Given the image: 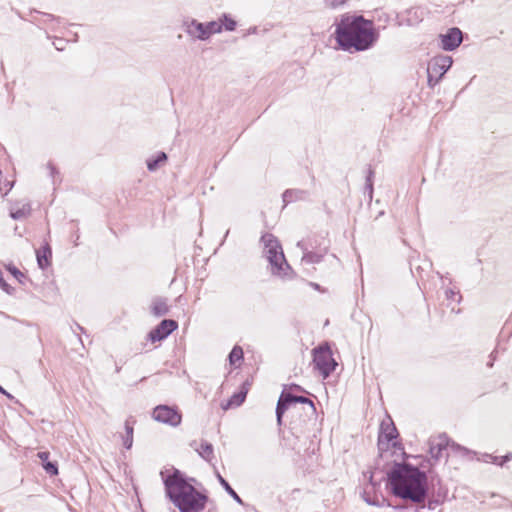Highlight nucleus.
Returning <instances> with one entry per match:
<instances>
[{"mask_svg": "<svg viewBox=\"0 0 512 512\" xmlns=\"http://www.w3.org/2000/svg\"><path fill=\"white\" fill-rule=\"evenodd\" d=\"M312 362L314 369L327 379L335 371L337 362L333 358V352L329 342H323L312 349Z\"/></svg>", "mask_w": 512, "mask_h": 512, "instance_id": "5", "label": "nucleus"}, {"mask_svg": "<svg viewBox=\"0 0 512 512\" xmlns=\"http://www.w3.org/2000/svg\"><path fill=\"white\" fill-rule=\"evenodd\" d=\"M447 493H448L447 488L440 485L437 489H435V498L442 499V503H443L447 497Z\"/></svg>", "mask_w": 512, "mask_h": 512, "instance_id": "37", "label": "nucleus"}, {"mask_svg": "<svg viewBox=\"0 0 512 512\" xmlns=\"http://www.w3.org/2000/svg\"><path fill=\"white\" fill-rule=\"evenodd\" d=\"M38 458L41 460V464L43 469L47 474L50 476H56L58 475V463L57 461H51L49 459L50 453L47 451H41L37 454Z\"/></svg>", "mask_w": 512, "mask_h": 512, "instance_id": "17", "label": "nucleus"}, {"mask_svg": "<svg viewBox=\"0 0 512 512\" xmlns=\"http://www.w3.org/2000/svg\"><path fill=\"white\" fill-rule=\"evenodd\" d=\"M390 448H393L395 451H403L404 450V445L401 442V440L399 438H397L396 440H393L390 443Z\"/></svg>", "mask_w": 512, "mask_h": 512, "instance_id": "39", "label": "nucleus"}, {"mask_svg": "<svg viewBox=\"0 0 512 512\" xmlns=\"http://www.w3.org/2000/svg\"><path fill=\"white\" fill-rule=\"evenodd\" d=\"M256 32H257V27H255V26L249 28V30H248V34H255Z\"/></svg>", "mask_w": 512, "mask_h": 512, "instance_id": "53", "label": "nucleus"}, {"mask_svg": "<svg viewBox=\"0 0 512 512\" xmlns=\"http://www.w3.org/2000/svg\"><path fill=\"white\" fill-rule=\"evenodd\" d=\"M207 512H217V508L214 505L213 507L209 508Z\"/></svg>", "mask_w": 512, "mask_h": 512, "instance_id": "55", "label": "nucleus"}, {"mask_svg": "<svg viewBox=\"0 0 512 512\" xmlns=\"http://www.w3.org/2000/svg\"><path fill=\"white\" fill-rule=\"evenodd\" d=\"M498 459H499L498 456H494L492 454H484V461L487 463L495 464Z\"/></svg>", "mask_w": 512, "mask_h": 512, "instance_id": "46", "label": "nucleus"}, {"mask_svg": "<svg viewBox=\"0 0 512 512\" xmlns=\"http://www.w3.org/2000/svg\"><path fill=\"white\" fill-rule=\"evenodd\" d=\"M0 288L6 292L8 295H13L15 293V288L12 287L10 284H8L4 277H3V272L2 270L0 269Z\"/></svg>", "mask_w": 512, "mask_h": 512, "instance_id": "35", "label": "nucleus"}, {"mask_svg": "<svg viewBox=\"0 0 512 512\" xmlns=\"http://www.w3.org/2000/svg\"><path fill=\"white\" fill-rule=\"evenodd\" d=\"M450 449L451 451L456 454V455H459L463 458H469V459H472L473 456L475 455V452L468 449L467 447H464L458 443H456L455 441H453L451 438H450Z\"/></svg>", "mask_w": 512, "mask_h": 512, "instance_id": "26", "label": "nucleus"}, {"mask_svg": "<svg viewBox=\"0 0 512 512\" xmlns=\"http://www.w3.org/2000/svg\"><path fill=\"white\" fill-rule=\"evenodd\" d=\"M36 260L37 265L40 269H47L52 262V248L48 242H44V244L36 250Z\"/></svg>", "mask_w": 512, "mask_h": 512, "instance_id": "16", "label": "nucleus"}, {"mask_svg": "<svg viewBox=\"0 0 512 512\" xmlns=\"http://www.w3.org/2000/svg\"><path fill=\"white\" fill-rule=\"evenodd\" d=\"M362 497L368 505L382 507L387 504L389 506L387 499L383 495H377L375 491L369 490L368 486L364 488Z\"/></svg>", "mask_w": 512, "mask_h": 512, "instance_id": "18", "label": "nucleus"}, {"mask_svg": "<svg viewBox=\"0 0 512 512\" xmlns=\"http://www.w3.org/2000/svg\"><path fill=\"white\" fill-rule=\"evenodd\" d=\"M290 388L292 390H295V391H298V392H304V393H307V391L300 385L296 384V383H292L290 385Z\"/></svg>", "mask_w": 512, "mask_h": 512, "instance_id": "49", "label": "nucleus"}, {"mask_svg": "<svg viewBox=\"0 0 512 512\" xmlns=\"http://www.w3.org/2000/svg\"><path fill=\"white\" fill-rule=\"evenodd\" d=\"M168 160V156L164 151H159L155 155L146 160L147 169L150 172L156 171L162 164Z\"/></svg>", "mask_w": 512, "mask_h": 512, "instance_id": "22", "label": "nucleus"}, {"mask_svg": "<svg viewBox=\"0 0 512 512\" xmlns=\"http://www.w3.org/2000/svg\"><path fill=\"white\" fill-rule=\"evenodd\" d=\"M152 418L157 422L178 427L182 422V412L177 406L159 404L154 407Z\"/></svg>", "mask_w": 512, "mask_h": 512, "instance_id": "8", "label": "nucleus"}, {"mask_svg": "<svg viewBox=\"0 0 512 512\" xmlns=\"http://www.w3.org/2000/svg\"><path fill=\"white\" fill-rule=\"evenodd\" d=\"M205 24L206 31L209 33V38L216 33L222 32V26L219 24V20L217 21H209Z\"/></svg>", "mask_w": 512, "mask_h": 512, "instance_id": "34", "label": "nucleus"}, {"mask_svg": "<svg viewBox=\"0 0 512 512\" xmlns=\"http://www.w3.org/2000/svg\"><path fill=\"white\" fill-rule=\"evenodd\" d=\"M369 486H370V489L372 491H375L376 488H379L380 487V482H376L373 478V473L370 474L369 476Z\"/></svg>", "mask_w": 512, "mask_h": 512, "instance_id": "43", "label": "nucleus"}, {"mask_svg": "<svg viewBox=\"0 0 512 512\" xmlns=\"http://www.w3.org/2000/svg\"><path fill=\"white\" fill-rule=\"evenodd\" d=\"M423 463L393 460L383 480L390 493L403 501L419 504L429 495L427 473Z\"/></svg>", "mask_w": 512, "mask_h": 512, "instance_id": "1", "label": "nucleus"}, {"mask_svg": "<svg viewBox=\"0 0 512 512\" xmlns=\"http://www.w3.org/2000/svg\"><path fill=\"white\" fill-rule=\"evenodd\" d=\"M246 399L245 391H236L227 400L225 404H222V409L227 410L232 407H239L243 404Z\"/></svg>", "mask_w": 512, "mask_h": 512, "instance_id": "25", "label": "nucleus"}, {"mask_svg": "<svg viewBox=\"0 0 512 512\" xmlns=\"http://www.w3.org/2000/svg\"><path fill=\"white\" fill-rule=\"evenodd\" d=\"M264 244L266 258L271 265V273L281 278L292 279L295 273L287 262L280 241L271 233H264L261 236Z\"/></svg>", "mask_w": 512, "mask_h": 512, "instance_id": "4", "label": "nucleus"}, {"mask_svg": "<svg viewBox=\"0 0 512 512\" xmlns=\"http://www.w3.org/2000/svg\"><path fill=\"white\" fill-rule=\"evenodd\" d=\"M512 459V453H507L504 456L499 457V459L496 461V465L503 466L506 462L510 461Z\"/></svg>", "mask_w": 512, "mask_h": 512, "instance_id": "40", "label": "nucleus"}, {"mask_svg": "<svg viewBox=\"0 0 512 512\" xmlns=\"http://www.w3.org/2000/svg\"><path fill=\"white\" fill-rule=\"evenodd\" d=\"M178 322L174 319H163L147 335V339L152 342L165 340L170 334L178 329Z\"/></svg>", "mask_w": 512, "mask_h": 512, "instance_id": "9", "label": "nucleus"}, {"mask_svg": "<svg viewBox=\"0 0 512 512\" xmlns=\"http://www.w3.org/2000/svg\"><path fill=\"white\" fill-rule=\"evenodd\" d=\"M6 270L14 277L16 280L23 284L24 280L27 278L24 273H22L14 264L6 265Z\"/></svg>", "mask_w": 512, "mask_h": 512, "instance_id": "32", "label": "nucleus"}, {"mask_svg": "<svg viewBox=\"0 0 512 512\" xmlns=\"http://www.w3.org/2000/svg\"><path fill=\"white\" fill-rule=\"evenodd\" d=\"M420 460H421V461H420L419 463H425V462H427V463H429V464H430V466H433V463H430V460H429L428 458H424V457H423V459H420ZM423 465L425 466V464H423Z\"/></svg>", "mask_w": 512, "mask_h": 512, "instance_id": "54", "label": "nucleus"}, {"mask_svg": "<svg viewBox=\"0 0 512 512\" xmlns=\"http://www.w3.org/2000/svg\"><path fill=\"white\" fill-rule=\"evenodd\" d=\"M440 46L444 51H454L463 42V32L458 27L449 28L439 35Z\"/></svg>", "mask_w": 512, "mask_h": 512, "instance_id": "10", "label": "nucleus"}, {"mask_svg": "<svg viewBox=\"0 0 512 512\" xmlns=\"http://www.w3.org/2000/svg\"><path fill=\"white\" fill-rule=\"evenodd\" d=\"M252 385V380L246 379L240 386L239 391H245V395L247 396L248 391Z\"/></svg>", "mask_w": 512, "mask_h": 512, "instance_id": "42", "label": "nucleus"}, {"mask_svg": "<svg viewBox=\"0 0 512 512\" xmlns=\"http://www.w3.org/2000/svg\"><path fill=\"white\" fill-rule=\"evenodd\" d=\"M446 299L451 301L460 302L462 299V296L459 291H454L453 289L449 288L445 291Z\"/></svg>", "mask_w": 512, "mask_h": 512, "instance_id": "36", "label": "nucleus"}, {"mask_svg": "<svg viewBox=\"0 0 512 512\" xmlns=\"http://www.w3.org/2000/svg\"><path fill=\"white\" fill-rule=\"evenodd\" d=\"M244 359V352L241 346L235 345L228 354V361L231 366L236 367V363L242 362Z\"/></svg>", "mask_w": 512, "mask_h": 512, "instance_id": "28", "label": "nucleus"}, {"mask_svg": "<svg viewBox=\"0 0 512 512\" xmlns=\"http://www.w3.org/2000/svg\"><path fill=\"white\" fill-rule=\"evenodd\" d=\"M275 410L285 413L290 410L291 414L299 413V407L295 406V402H293V394L287 391L286 386L279 396Z\"/></svg>", "mask_w": 512, "mask_h": 512, "instance_id": "15", "label": "nucleus"}, {"mask_svg": "<svg viewBox=\"0 0 512 512\" xmlns=\"http://www.w3.org/2000/svg\"><path fill=\"white\" fill-rule=\"evenodd\" d=\"M310 285L316 290H321V286L318 283L311 282Z\"/></svg>", "mask_w": 512, "mask_h": 512, "instance_id": "52", "label": "nucleus"}, {"mask_svg": "<svg viewBox=\"0 0 512 512\" xmlns=\"http://www.w3.org/2000/svg\"><path fill=\"white\" fill-rule=\"evenodd\" d=\"M42 14L46 18L45 21H57V22H60V20H61L60 17H56V16H54L53 14H50V13H42Z\"/></svg>", "mask_w": 512, "mask_h": 512, "instance_id": "47", "label": "nucleus"}, {"mask_svg": "<svg viewBox=\"0 0 512 512\" xmlns=\"http://www.w3.org/2000/svg\"><path fill=\"white\" fill-rule=\"evenodd\" d=\"M0 393H2L3 395H5L7 398L13 400L14 397L9 393L7 392L1 385H0Z\"/></svg>", "mask_w": 512, "mask_h": 512, "instance_id": "51", "label": "nucleus"}, {"mask_svg": "<svg viewBox=\"0 0 512 512\" xmlns=\"http://www.w3.org/2000/svg\"><path fill=\"white\" fill-rule=\"evenodd\" d=\"M168 312H169V307H168L165 299H163L161 297H157L153 300L152 307H151V313L155 317L164 316Z\"/></svg>", "mask_w": 512, "mask_h": 512, "instance_id": "24", "label": "nucleus"}, {"mask_svg": "<svg viewBox=\"0 0 512 512\" xmlns=\"http://www.w3.org/2000/svg\"><path fill=\"white\" fill-rule=\"evenodd\" d=\"M31 207L29 204H25L20 208L17 209H11L10 210V217L14 220H19L22 218H25L27 215L30 214Z\"/></svg>", "mask_w": 512, "mask_h": 512, "instance_id": "30", "label": "nucleus"}, {"mask_svg": "<svg viewBox=\"0 0 512 512\" xmlns=\"http://www.w3.org/2000/svg\"><path fill=\"white\" fill-rule=\"evenodd\" d=\"M136 420L131 416L126 419L124 428H125V436L123 437V446L126 449H131L133 445V432H134V424Z\"/></svg>", "mask_w": 512, "mask_h": 512, "instance_id": "23", "label": "nucleus"}, {"mask_svg": "<svg viewBox=\"0 0 512 512\" xmlns=\"http://www.w3.org/2000/svg\"><path fill=\"white\" fill-rule=\"evenodd\" d=\"M297 246L303 250L302 262H305L307 264L320 263L328 251L327 246H325L323 249H319L318 251L308 250V247H315L311 241H309V244H306L303 241H299L297 243Z\"/></svg>", "mask_w": 512, "mask_h": 512, "instance_id": "12", "label": "nucleus"}, {"mask_svg": "<svg viewBox=\"0 0 512 512\" xmlns=\"http://www.w3.org/2000/svg\"><path fill=\"white\" fill-rule=\"evenodd\" d=\"M160 475L166 497L180 512H201L206 508L209 502L207 491H199L195 487L198 484L195 478L177 468H173L170 474L161 471Z\"/></svg>", "mask_w": 512, "mask_h": 512, "instance_id": "3", "label": "nucleus"}, {"mask_svg": "<svg viewBox=\"0 0 512 512\" xmlns=\"http://www.w3.org/2000/svg\"><path fill=\"white\" fill-rule=\"evenodd\" d=\"M325 2L327 6L335 9L341 5H344L346 3V0H325Z\"/></svg>", "mask_w": 512, "mask_h": 512, "instance_id": "38", "label": "nucleus"}, {"mask_svg": "<svg viewBox=\"0 0 512 512\" xmlns=\"http://www.w3.org/2000/svg\"><path fill=\"white\" fill-rule=\"evenodd\" d=\"M13 187V183L10 182V181H5L4 182V187H0V191H2L3 189H5V195L12 189Z\"/></svg>", "mask_w": 512, "mask_h": 512, "instance_id": "48", "label": "nucleus"}, {"mask_svg": "<svg viewBox=\"0 0 512 512\" xmlns=\"http://www.w3.org/2000/svg\"><path fill=\"white\" fill-rule=\"evenodd\" d=\"M401 455L403 458L402 461H405V462H408V459H410V458L415 459V460L423 459L422 455H410V454H407L405 452V450L401 451Z\"/></svg>", "mask_w": 512, "mask_h": 512, "instance_id": "41", "label": "nucleus"}, {"mask_svg": "<svg viewBox=\"0 0 512 512\" xmlns=\"http://www.w3.org/2000/svg\"><path fill=\"white\" fill-rule=\"evenodd\" d=\"M333 37L338 50L353 54L374 47L380 34L373 20L366 19L363 15L345 13L335 23Z\"/></svg>", "mask_w": 512, "mask_h": 512, "instance_id": "2", "label": "nucleus"}, {"mask_svg": "<svg viewBox=\"0 0 512 512\" xmlns=\"http://www.w3.org/2000/svg\"><path fill=\"white\" fill-rule=\"evenodd\" d=\"M301 410H302V408H299V413L292 414L293 418H295L297 416L298 419H292V421L290 423L291 429L301 428L302 426H304L308 423V422H302V420L305 418V410H303V412Z\"/></svg>", "mask_w": 512, "mask_h": 512, "instance_id": "33", "label": "nucleus"}, {"mask_svg": "<svg viewBox=\"0 0 512 512\" xmlns=\"http://www.w3.org/2000/svg\"><path fill=\"white\" fill-rule=\"evenodd\" d=\"M453 64V59L448 55H437L430 59L427 65V83L430 88H434L449 71Z\"/></svg>", "mask_w": 512, "mask_h": 512, "instance_id": "6", "label": "nucleus"}, {"mask_svg": "<svg viewBox=\"0 0 512 512\" xmlns=\"http://www.w3.org/2000/svg\"><path fill=\"white\" fill-rule=\"evenodd\" d=\"M293 402L296 404H304L306 407H303L302 410H305V418L302 422H316L317 420V410L314 402L306 396L294 395L293 394Z\"/></svg>", "mask_w": 512, "mask_h": 512, "instance_id": "13", "label": "nucleus"}, {"mask_svg": "<svg viewBox=\"0 0 512 512\" xmlns=\"http://www.w3.org/2000/svg\"><path fill=\"white\" fill-rule=\"evenodd\" d=\"M496 353H497V351H496V350H494V351H493V352H491V354H490V360L487 362V366H488V367H490V368H491V367L493 366V364H494L495 354H496Z\"/></svg>", "mask_w": 512, "mask_h": 512, "instance_id": "50", "label": "nucleus"}, {"mask_svg": "<svg viewBox=\"0 0 512 512\" xmlns=\"http://www.w3.org/2000/svg\"><path fill=\"white\" fill-rule=\"evenodd\" d=\"M309 192L302 189H286L282 194V200L284 202V207L289 203H292L297 200H304L308 197Z\"/></svg>", "mask_w": 512, "mask_h": 512, "instance_id": "20", "label": "nucleus"}, {"mask_svg": "<svg viewBox=\"0 0 512 512\" xmlns=\"http://www.w3.org/2000/svg\"><path fill=\"white\" fill-rule=\"evenodd\" d=\"M399 431L394 424L392 418H388V421L383 420L380 423L378 438H377V448H378V457L384 458L386 456H392L393 453H389L390 443L393 440L399 438Z\"/></svg>", "mask_w": 512, "mask_h": 512, "instance_id": "7", "label": "nucleus"}, {"mask_svg": "<svg viewBox=\"0 0 512 512\" xmlns=\"http://www.w3.org/2000/svg\"><path fill=\"white\" fill-rule=\"evenodd\" d=\"M215 476H216L219 484L226 491V493L230 497H232L236 503H238L240 505H244L242 498L237 494V492L232 488V486L229 484V482L217 470H215Z\"/></svg>", "mask_w": 512, "mask_h": 512, "instance_id": "21", "label": "nucleus"}, {"mask_svg": "<svg viewBox=\"0 0 512 512\" xmlns=\"http://www.w3.org/2000/svg\"><path fill=\"white\" fill-rule=\"evenodd\" d=\"M186 26V33L200 41H206L209 39V33L206 31L205 24L199 22L196 19H192L190 22H184Z\"/></svg>", "mask_w": 512, "mask_h": 512, "instance_id": "14", "label": "nucleus"}, {"mask_svg": "<svg viewBox=\"0 0 512 512\" xmlns=\"http://www.w3.org/2000/svg\"><path fill=\"white\" fill-rule=\"evenodd\" d=\"M47 167L49 169L50 176L54 179L55 175L59 174V171L52 162H48Z\"/></svg>", "mask_w": 512, "mask_h": 512, "instance_id": "44", "label": "nucleus"}, {"mask_svg": "<svg viewBox=\"0 0 512 512\" xmlns=\"http://www.w3.org/2000/svg\"><path fill=\"white\" fill-rule=\"evenodd\" d=\"M190 446L195 448V450L198 452L199 456L207 461V462H211V460L214 458V447L213 445L206 441V440H202L201 441V444H200V447L199 448H196V441L193 440L191 443H190Z\"/></svg>", "mask_w": 512, "mask_h": 512, "instance_id": "19", "label": "nucleus"}, {"mask_svg": "<svg viewBox=\"0 0 512 512\" xmlns=\"http://www.w3.org/2000/svg\"><path fill=\"white\" fill-rule=\"evenodd\" d=\"M275 414H276L277 425L279 427H281L283 425V417H284L285 412H280L278 410H275Z\"/></svg>", "mask_w": 512, "mask_h": 512, "instance_id": "45", "label": "nucleus"}, {"mask_svg": "<svg viewBox=\"0 0 512 512\" xmlns=\"http://www.w3.org/2000/svg\"><path fill=\"white\" fill-rule=\"evenodd\" d=\"M428 444L431 458L438 461L443 456V452L450 448V438L446 433H442L436 438H430Z\"/></svg>", "mask_w": 512, "mask_h": 512, "instance_id": "11", "label": "nucleus"}, {"mask_svg": "<svg viewBox=\"0 0 512 512\" xmlns=\"http://www.w3.org/2000/svg\"><path fill=\"white\" fill-rule=\"evenodd\" d=\"M219 24L222 26V31L232 32L237 27V22L228 13H223L219 18Z\"/></svg>", "mask_w": 512, "mask_h": 512, "instance_id": "27", "label": "nucleus"}, {"mask_svg": "<svg viewBox=\"0 0 512 512\" xmlns=\"http://www.w3.org/2000/svg\"><path fill=\"white\" fill-rule=\"evenodd\" d=\"M374 176L375 172L371 165H369L367 169V174L365 176V193L368 194L370 199H372L373 196Z\"/></svg>", "mask_w": 512, "mask_h": 512, "instance_id": "29", "label": "nucleus"}, {"mask_svg": "<svg viewBox=\"0 0 512 512\" xmlns=\"http://www.w3.org/2000/svg\"><path fill=\"white\" fill-rule=\"evenodd\" d=\"M432 479V488L429 487V495L426 499H428L427 508L429 510H434L438 505L442 504V499L435 498V487Z\"/></svg>", "mask_w": 512, "mask_h": 512, "instance_id": "31", "label": "nucleus"}]
</instances>
